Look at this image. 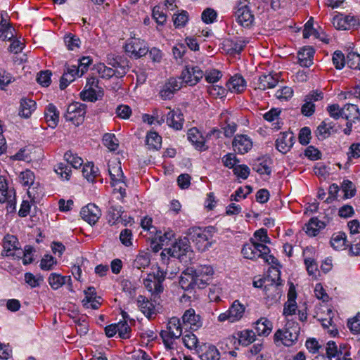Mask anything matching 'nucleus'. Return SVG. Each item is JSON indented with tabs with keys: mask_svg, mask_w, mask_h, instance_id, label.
I'll use <instances>...</instances> for the list:
<instances>
[{
	"mask_svg": "<svg viewBox=\"0 0 360 360\" xmlns=\"http://www.w3.org/2000/svg\"><path fill=\"white\" fill-rule=\"evenodd\" d=\"M326 354L330 359L332 357H338L340 360V356H349V350L343 352L342 350L338 349V346L334 341H329L326 346Z\"/></svg>",
	"mask_w": 360,
	"mask_h": 360,
	"instance_id": "nucleus-38",
	"label": "nucleus"
},
{
	"mask_svg": "<svg viewBox=\"0 0 360 360\" xmlns=\"http://www.w3.org/2000/svg\"><path fill=\"white\" fill-rule=\"evenodd\" d=\"M327 111L330 116L335 120L343 117L344 108H340L338 104H331L327 107Z\"/></svg>",
	"mask_w": 360,
	"mask_h": 360,
	"instance_id": "nucleus-57",
	"label": "nucleus"
},
{
	"mask_svg": "<svg viewBox=\"0 0 360 360\" xmlns=\"http://www.w3.org/2000/svg\"><path fill=\"white\" fill-rule=\"evenodd\" d=\"M98 169L96 167L92 162H89L84 165L82 174L89 181L93 182L98 175Z\"/></svg>",
	"mask_w": 360,
	"mask_h": 360,
	"instance_id": "nucleus-42",
	"label": "nucleus"
},
{
	"mask_svg": "<svg viewBox=\"0 0 360 360\" xmlns=\"http://www.w3.org/2000/svg\"><path fill=\"white\" fill-rule=\"evenodd\" d=\"M108 172L111 179V184L116 186L124 184V176L120 162H111L108 164Z\"/></svg>",
	"mask_w": 360,
	"mask_h": 360,
	"instance_id": "nucleus-16",
	"label": "nucleus"
},
{
	"mask_svg": "<svg viewBox=\"0 0 360 360\" xmlns=\"http://www.w3.org/2000/svg\"><path fill=\"white\" fill-rule=\"evenodd\" d=\"M44 115L49 127L53 128L57 125L59 120V112L53 104L50 103L47 105Z\"/></svg>",
	"mask_w": 360,
	"mask_h": 360,
	"instance_id": "nucleus-31",
	"label": "nucleus"
},
{
	"mask_svg": "<svg viewBox=\"0 0 360 360\" xmlns=\"http://www.w3.org/2000/svg\"><path fill=\"white\" fill-rule=\"evenodd\" d=\"M108 64L112 67L116 73V77H122L129 69L128 60L121 56H109L108 57Z\"/></svg>",
	"mask_w": 360,
	"mask_h": 360,
	"instance_id": "nucleus-13",
	"label": "nucleus"
},
{
	"mask_svg": "<svg viewBox=\"0 0 360 360\" xmlns=\"http://www.w3.org/2000/svg\"><path fill=\"white\" fill-rule=\"evenodd\" d=\"M188 139L200 150H205L207 148L205 145V139L199 130L193 127L187 132Z\"/></svg>",
	"mask_w": 360,
	"mask_h": 360,
	"instance_id": "nucleus-22",
	"label": "nucleus"
},
{
	"mask_svg": "<svg viewBox=\"0 0 360 360\" xmlns=\"http://www.w3.org/2000/svg\"><path fill=\"white\" fill-rule=\"evenodd\" d=\"M242 254L244 257L249 259H256L257 258V246L256 243L250 242L243 245L242 248Z\"/></svg>",
	"mask_w": 360,
	"mask_h": 360,
	"instance_id": "nucleus-43",
	"label": "nucleus"
},
{
	"mask_svg": "<svg viewBox=\"0 0 360 360\" xmlns=\"http://www.w3.org/2000/svg\"><path fill=\"white\" fill-rule=\"evenodd\" d=\"M182 340L184 345L187 348L191 349L197 347L198 341L196 335H194L193 333H190L185 335L183 337Z\"/></svg>",
	"mask_w": 360,
	"mask_h": 360,
	"instance_id": "nucleus-58",
	"label": "nucleus"
},
{
	"mask_svg": "<svg viewBox=\"0 0 360 360\" xmlns=\"http://www.w3.org/2000/svg\"><path fill=\"white\" fill-rule=\"evenodd\" d=\"M193 275L188 274L187 268L180 277L179 285L185 290L193 289Z\"/></svg>",
	"mask_w": 360,
	"mask_h": 360,
	"instance_id": "nucleus-45",
	"label": "nucleus"
},
{
	"mask_svg": "<svg viewBox=\"0 0 360 360\" xmlns=\"http://www.w3.org/2000/svg\"><path fill=\"white\" fill-rule=\"evenodd\" d=\"M103 143L110 150L115 151L118 148V141L112 134H105L103 137Z\"/></svg>",
	"mask_w": 360,
	"mask_h": 360,
	"instance_id": "nucleus-47",
	"label": "nucleus"
},
{
	"mask_svg": "<svg viewBox=\"0 0 360 360\" xmlns=\"http://www.w3.org/2000/svg\"><path fill=\"white\" fill-rule=\"evenodd\" d=\"M297 293L295 287L291 285L288 292V301L285 303L283 314L286 317L295 314L297 306L296 303Z\"/></svg>",
	"mask_w": 360,
	"mask_h": 360,
	"instance_id": "nucleus-20",
	"label": "nucleus"
},
{
	"mask_svg": "<svg viewBox=\"0 0 360 360\" xmlns=\"http://www.w3.org/2000/svg\"><path fill=\"white\" fill-rule=\"evenodd\" d=\"M232 145L236 152L245 154L252 148V142L247 135L238 134L234 137Z\"/></svg>",
	"mask_w": 360,
	"mask_h": 360,
	"instance_id": "nucleus-15",
	"label": "nucleus"
},
{
	"mask_svg": "<svg viewBox=\"0 0 360 360\" xmlns=\"http://www.w3.org/2000/svg\"><path fill=\"white\" fill-rule=\"evenodd\" d=\"M64 41L69 50H74L76 48H79L80 45L79 38L71 33H69L65 36Z\"/></svg>",
	"mask_w": 360,
	"mask_h": 360,
	"instance_id": "nucleus-49",
	"label": "nucleus"
},
{
	"mask_svg": "<svg viewBox=\"0 0 360 360\" xmlns=\"http://www.w3.org/2000/svg\"><path fill=\"white\" fill-rule=\"evenodd\" d=\"M226 86L231 92L240 94L245 90L246 82L242 76L236 75L226 82Z\"/></svg>",
	"mask_w": 360,
	"mask_h": 360,
	"instance_id": "nucleus-23",
	"label": "nucleus"
},
{
	"mask_svg": "<svg viewBox=\"0 0 360 360\" xmlns=\"http://www.w3.org/2000/svg\"><path fill=\"white\" fill-rule=\"evenodd\" d=\"M245 310V306L238 300H235L229 310L219 315L218 321L220 322L229 321L231 323L239 321L243 316Z\"/></svg>",
	"mask_w": 360,
	"mask_h": 360,
	"instance_id": "nucleus-7",
	"label": "nucleus"
},
{
	"mask_svg": "<svg viewBox=\"0 0 360 360\" xmlns=\"http://www.w3.org/2000/svg\"><path fill=\"white\" fill-rule=\"evenodd\" d=\"M36 108V103L32 99L22 98L19 109V115L20 117L28 118Z\"/></svg>",
	"mask_w": 360,
	"mask_h": 360,
	"instance_id": "nucleus-30",
	"label": "nucleus"
},
{
	"mask_svg": "<svg viewBox=\"0 0 360 360\" xmlns=\"http://www.w3.org/2000/svg\"><path fill=\"white\" fill-rule=\"evenodd\" d=\"M278 77L277 74L262 75L258 78L256 88L260 90L274 88L278 82Z\"/></svg>",
	"mask_w": 360,
	"mask_h": 360,
	"instance_id": "nucleus-21",
	"label": "nucleus"
},
{
	"mask_svg": "<svg viewBox=\"0 0 360 360\" xmlns=\"http://www.w3.org/2000/svg\"><path fill=\"white\" fill-rule=\"evenodd\" d=\"M125 51L135 58H139L148 52V47L144 40L133 38L125 45Z\"/></svg>",
	"mask_w": 360,
	"mask_h": 360,
	"instance_id": "nucleus-10",
	"label": "nucleus"
},
{
	"mask_svg": "<svg viewBox=\"0 0 360 360\" xmlns=\"http://www.w3.org/2000/svg\"><path fill=\"white\" fill-rule=\"evenodd\" d=\"M184 326L192 330H197L202 326V319L199 314H196L193 309L190 308L182 316Z\"/></svg>",
	"mask_w": 360,
	"mask_h": 360,
	"instance_id": "nucleus-12",
	"label": "nucleus"
},
{
	"mask_svg": "<svg viewBox=\"0 0 360 360\" xmlns=\"http://www.w3.org/2000/svg\"><path fill=\"white\" fill-rule=\"evenodd\" d=\"M55 172L63 179H69L71 173L70 167L65 163H59L55 168Z\"/></svg>",
	"mask_w": 360,
	"mask_h": 360,
	"instance_id": "nucleus-55",
	"label": "nucleus"
},
{
	"mask_svg": "<svg viewBox=\"0 0 360 360\" xmlns=\"http://www.w3.org/2000/svg\"><path fill=\"white\" fill-rule=\"evenodd\" d=\"M293 95V90L290 86H283L278 89L275 94L276 97L281 101H287Z\"/></svg>",
	"mask_w": 360,
	"mask_h": 360,
	"instance_id": "nucleus-52",
	"label": "nucleus"
},
{
	"mask_svg": "<svg viewBox=\"0 0 360 360\" xmlns=\"http://www.w3.org/2000/svg\"><path fill=\"white\" fill-rule=\"evenodd\" d=\"M333 62L335 67L337 69H342L345 63H347V60H345L344 54L340 51H336L334 52L333 56Z\"/></svg>",
	"mask_w": 360,
	"mask_h": 360,
	"instance_id": "nucleus-61",
	"label": "nucleus"
},
{
	"mask_svg": "<svg viewBox=\"0 0 360 360\" xmlns=\"http://www.w3.org/2000/svg\"><path fill=\"white\" fill-rule=\"evenodd\" d=\"M204 77V72L198 66L186 65L181 77L185 84L194 86Z\"/></svg>",
	"mask_w": 360,
	"mask_h": 360,
	"instance_id": "nucleus-8",
	"label": "nucleus"
},
{
	"mask_svg": "<svg viewBox=\"0 0 360 360\" xmlns=\"http://www.w3.org/2000/svg\"><path fill=\"white\" fill-rule=\"evenodd\" d=\"M98 71L103 78L109 79L113 76L116 77V73L112 66L107 67L104 64H100L98 66Z\"/></svg>",
	"mask_w": 360,
	"mask_h": 360,
	"instance_id": "nucleus-63",
	"label": "nucleus"
},
{
	"mask_svg": "<svg viewBox=\"0 0 360 360\" xmlns=\"http://www.w3.org/2000/svg\"><path fill=\"white\" fill-rule=\"evenodd\" d=\"M235 16L237 22L244 27L251 26L255 20L249 6L243 2H240L236 6Z\"/></svg>",
	"mask_w": 360,
	"mask_h": 360,
	"instance_id": "nucleus-9",
	"label": "nucleus"
},
{
	"mask_svg": "<svg viewBox=\"0 0 360 360\" xmlns=\"http://www.w3.org/2000/svg\"><path fill=\"white\" fill-rule=\"evenodd\" d=\"M143 285L154 297L163 291L162 284L160 283V281H156L153 275L148 274L147 277L143 279Z\"/></svg>",
	"mask_w": 360,
	"mask_h": 360,
	"instance_id": "nucleus-25",
	"label": "nucleus"
},
{
	"mask_svg": "<svg viewBox=\"0 0 360 360\" xmlns=\"http://www.w3.org/2000/svg\"><path fill=\"white\" fill-rule=\"evenodd\" d=\"M273 328V324L266 317H262L255 323V330L259 336H267L270 334Z\"/></svg>",
	"mask_w": 360,
	"mask_h": 360,
	"instance_id": "nucleus-26",
	"label": "nucleus"
},
{
	"mask_svg": "<svg viewBox=\"0 0 360 360\" xmlns=\"http://www.w3.org/2000/svg\"><path fill=\"white\" fill-rule=\"evenodd\" d=\"M343 118L347 120H360V112L359 108L356 105L347 104L344 107Z\"/></svg>",
	"mask_w": 360,
	"mask_h": 360,
	"instance_id": "nucleus-36",
	"label": "nucleus"
},
{
	"mask_svg": "<svg viewBox=\"0 0 360 360\" xmlns=\"http://www.w3.org/2000/svg\"><path fill=\"white\" fill-rule=\"evenodd\" d=\"M64 158L67 162L75 169L80 167L83 165V160L80 157L73 155L71 151L66 152Z\"/></svg>",
	"mask_w": 360,
	"mask_h": 360,
	"instance_id": "nucleus-48",
	"label": "nucleus"
},
{
	"mask_svg": "<svg viewBox=\"0 0 360 360\" xmlns=\"http://www.w3.org/2000/svg\"><path fill=\"white\" fill-rule=\"evenodd\" d=\"M20 181L23 186H29L34 183V173L30 170H26L22 172L20 174Z\"/></svg>",
	"mask_w": 360,
	"mask_h": 360,
	"instance_id": "nucleus-62",
	"label": "nucleus"
},
{
	"mask_svg": "<svg viewBox=\"0 0 360 360\" xmlns=\"http://www.w3.org/2000/svg\"><path fill=\"white\" fill-rule=\"evenodd\" d=\"M137 304L141 312L148 319L155 314V306L143 295H139Z\"/></svg>",
	"mask_w": 360,
	"mask_h": 360,
	"instance_id": "nucleus-27",
	"label": "nucleus"
},
{
	"mask_svg": "<svg viewBox=\"0 0 360 360\" xmlns=\"http://www.w3.org/2000/svg\"><path fill=\"white\" fill-rule=\"evenodd\" d=\"M347 326L350 330L354 333H360V315L357 314L353 319H349Z\"/></svg>",
	"mask_w": 360,
	"mask_h": 360,
	"instance_id": "nucleus-64",
	"label": "nucleus"
},
{
	"mask_svg": "<svg viewBox=\"0 0 360 360\" xmlns=\"http://www.w3.org/2000/svg\"><path fill=\"white\" fill-rule=\"evenodd\" d=\"M333 25L338 30H350L358 23V20L350 15H337L333 19Z\"/></svg>",
	"mask_w": 360,
	"mask_h": 360,
	"instance_id": "nucleus-17",
	"label": "nucleus"
},
{
	"mask_svg": "<svg viewBox=\"0 0 360 360\" xmlns=\"http://www.w3.org/2000/svg\"><path fill=\"white\" fill-rule=\"evenodd\" d=\"M256 333L252 330H244L238 333L239 342L243 345H249L255 340Z\"/></svg>",
	"mask_w": 360,
	"mask_h": 360,
	"instance_id": "nucleus-41",
	"label": "nucleus"
},
{
	"mask_svg": "<svg viewBox=\"0 0 360 360\" xmlns=\"http://www.w3.org/2000/svg\"><path fill=\"white\" fill-rule=\"evenodd\" d=\"M187 236L188 240H191L201 252H204L210 246V239L211 238L210 232L200 227H192L188 230Z\"/></svg>",
	"mask_w": 360,
	"mask_h": 360,
	"instance_id": "nucleus-5",
	"label": "nucleus"
},
{
	"mask_svg": "<svg viewBox=\"0 0 360 360\" xmlns=\"http://www.w3.org/2000/svg\"><path fill=\"white\" fill-rule=\"evenodd\" d=\"M18 240L15 236L6 235L3 240V248L6 255L17 259L21 258L22 250L18 247Z\"/></svg>",
	"mask_w": 360,
	"mask_h": 360,
	"instance_id": "nucleus-11",
	"label": "nucleus"
},
{
	"mask_svg": "<svg viewBox=\"0 0 360 360\" xmlns=\"http://www.w3.org/2000/svg\"><path fill=\"white\" fill-rule=\"evenodd\" d=\"M314 50L311 46H305L297 53L299 64L302 67H309L312 64Z\"/></svg>",
	"mask_w": 360,
	"mask_h": 360,
	"instance_id": "nucleus-24",
	"label": "nucleus"
},
{
	"mask_svg": "<svg viewBox=\"0 0 360 360\" xmlns=\"http://www.w3.org/2000/svg\"><path fill=\"white\" fill-rule=\"evenodd\" d=\"M271 163L270 158H259L253 164L252 169L259 174L270 175L271 173Z\"/></svg>",
	"mask_w": 360,
	"mask_h": 360,
	"instance_id": "nucleus-32",
	"label": "nucleus"
},
{
	"mask_svg": "<svg viewBox=\"0 0 360 360\" xmlns=\"http://www.w3.org/2000/svg\"><path fill=\"white\" fill-rule=\"evenodd\" d=\"M331 246L335 250H343L346 247H349L350 243L347 240L345 233L340 231L333 234L330 239Z\"/></svg>",
	"mask_w": 360,
	"mask_h": 360,
	"instance_id": "nucleus-28",
	"label": "nucleus"
},
{
	"mask_svg": "<svg viewBox=\"0 0 360 360\" xmlns=\"http://www.w3.org/2000/svg\"><path fill=\"white\" fill-rule=\"evenodd\" d=\"M149 148L158 150L161 147L162 137L155 131L148 133L146 140Z\"/></svg>",
	"mask_w": 360,
	"mask_h": 360,
	"instance_id": "nucleus-39",
	"label": "nucleus"
},
{
	"mask_svg": "<svg viewBox=\"0 0 360 360\" xmlns=\"http://www.w3.org/2000/svg\"><path fill=\"white\" fill-rule=\"evenodd\" d=\"M335 124L328 120H325L318 126L315 131L316 136L319 139H325L328 138L333 131Z\"/></svg>",
	"mask_w": 360,
	"mask_h": 360,
	"instance_id": "nucleus-29",
	"label": "nucleus"
},
{
	"mask_svg": "<svg viewBox=\"0 0 360 360\" xmlns=\"http://www.w3.org/2000/svg\"><path fill=\"white\" fill-rule=\"evenodd\" d=\"M347 64L352 69L360 70V55L354 52H349L347 56Z\"/></svg>",
	"mask_w": 360,
	"mask_h": 360,
	"instance_id": "nucleus-50",
	"label": "nucleus"
},
{
	"mask_svg": "<svg viewBox=\"0 0 360 360\" xmlns=\"http://www.w3.org/2000/svg\"><path fill=\"white\" fill-rule=\"evenodd\" d=\"M201 360H219L220 352L214 345H209L205 347L199 355Z\"/></svg>",
	"mask_w": 360,
	"mask_h": 360,
	"instance_id": "nucleus-37",
	"label": "nucleus"
},
{
	"mask_svg": "<svg viewBox=\"0 0 360 360\" xmlns=\"http://www.w3.org/2000/svg\"><path fill=\"white\" fill-rule=\"evenodd\" d=\"M123 212L121 205H113L110 202L107 214L108 223L112 225L119 223Z\"/></svg>",
	"mask_w": 360,
	"mask_h": 360,
	"instance_id": "nucleus-33",
	"label": "nucleus"
},
{
	"mask_svg": "<svg viewBox=\"0 0 360 360\" xmlns=\"http://www.w3.org/2000/svg\"><path fill=\"white\" fill-rule=\"evenodd\" d=\"M153 18L158 24L163 25L167 20V15L160 6H155L153 9Z\"/></svg>",
	"mask_w": 360,
	"mask_h": 360,
	"instance_id": "nucleus-56",
	"label": "nucleus"
},
{
	"mask_svg": "<svg viewBox=\"0 0 360 360\" xmlns=\"http://www.w3.org/2000/svg\"><path fill=\"white\" fill-rule=\"evenodd\" d=\"M117 327L119 336L121 338L127 339L129 338V333L131 331V329L127 321L119 322L118 323H117Z\"/></svg>",
	"mask_w": 360,
	"mask_h": 360,
	"instance_id": "nucleus-54",
	"label": "nucleus"
},
{
	"mask_svg": "<svg viewBox=\"0 0 360 360\" xmlns=\"http://www.w3.org/2000/svg\"><path fill=\"white\" fill-rule=\"evenodd\" d=\"M217 12L210 8H207L202 13V20L206 24L212 23L217 18Z\"/></svg>",
	"mask_w": 360,
	"mask_h": 360,
	"instance_id": "nucleus-60",
	"label": "nucleus"
},
{
	"mask_svg": "<svg viewBox=\"0 0 360 360\" xmlns=\"http://www.w3.org/2000/svg\"><path fill=\"white\" fill-rule=\"evenodd\" d=\"M86 108L85 104L79 102L72 103L68 106L64 117L66 121H70L75 126H79L84 120Z\"/></svg>",
	"mask_w": 360,
	"mask_h": 360,
	"instance_id": "nucleus-6",
	"label": "nucleus"
},
{
	"mask_svg": "<svg viewBox=\"0 0 360 360\" xmlns=\"http://www.w3.org/2000/svg\"><path fill=\"white\" fill-rule=\"evenodd\" d=\"M167 255L179 259L181 262L188 263L191 262L193 253L191 249L188 239L186 238L180 239L174 243L172 247L164 249L161 253L162 257Z\"/></svg>",
	"mask_w": 360,
	"mask_h": 360,
	"instance_id": "nucleus-3",
	"label": "nucleus"
},
{
	"mask_svg": "<svg viewBox=\"0 0 360 360\" xmlns=\"http://www.w3.org/2000/svg\"><path fill=\"white\" fill-rule=\"evenodd\" d=\"M326 224L317 218H311L305 225V232L309 236H316L321 229H324Z\"/></svg>",
	"mask_w": 360,
	"mask_h": 360,
	"instance_id": "nucleus-34",
	"label": "nucleus"
},
{
	"mask_svg": "<svg viewBox=\"0 0 360 360\" xmlns=\"http://www.w3.org/2000/svg\"><path fill=\"white\" fill-rule=\"evenodd\" d=\"M273 275H268L266 285L264 288L265 299L271 304L278 302L283 293V283L281 278V271L278 269H274Z\"/></svg>",
	"mask_w": 360,
	"mask_h": 360,
	"instance_id": "nucleus-2",
	"label": "nucleus"
},
{
	"mask_svg": "<svg viewBox=\"0 0 360 360\" xmlns=\"http://www.w3.org/2000/svg\"><path fill=\"white\" fill-rule=\"evenodd\" d=\"M166 122L175 130H180L184 122V115L179 109L172 110L167 115Z\"/></svg>",
	"mask_w": 360,
	"mask_h": 360,
	"instance_id": "nucleus-18",
	"label": "nucleus"
},
{
	"mask_svg": "<svg viewBox=\"0 0 360 360\" xmlns=\"http://www.w3.org/2000/svg\"><path fill=\"white\" fill-rule=\"evenodd\" d=\"M15 195L12 188H6L0 191V202H7L10 207H15Z\"/></svg>",
	"mask_w": 360,
	"mask_h": 360,
	"instance_id": "nucleus-40",
	"label": "nucleus"
},
{
	"mask_svg": "<svg viewBox=\"0 0 360 360\" xmlns=\"http://www.w3.org/2000/svg\"><path fill=\"white\" fill-rule=\"evenodd\" d=\"M56 263L57 261L53 257L49 255H46L41 260L40 268L44 271H50L53 268Z\"/></svg>",
	"mask_w": 360,
	"mask_h": 360,
	"instance_id": "nucleus-51",
	"label": "nucleus"
},
{
	"mask_svg": "<svg viewBox=\"0 0 360 360\" xmlns=\"http://www.w3.org/2000/svg\"><path fill=\"white\" fill-rule=\"evenodd\" d=\"M213 269L210 266L203 265L199 266L194 269L193 267L188 268V274L193 275V276H198L201 278H210L213 274Z\"/></svg>",
	"mask_w": 360,
	"mask_h": 360,
	"instance_id": "nucleus-35",
	"label": "nucleus"
},
{
	"mask_svg": "<svg viewBox=\"0 0 360 360\" xmlns=\"http://www.w3.org/2000/svg\"><path fill=\"white\" fill-rule=\"evenodd\" d=\"M182 335V327L180 319L177 317H172L169 319L167 330H162L160 336L167 349H172L174 340L177 339Z\"/></svg>",
	"mask_w": 360,
	"mask_h": 360,
	"instance_id": "nucleus-4",
	"label": "nucleus"
},
{
	"mask_svg": "<svg viewBox=\"0 0 360 360\" xmlns=\"http://www.w3.org/2000/svg\"><path fill=\"white\" fill-rule=\"evenodd\" d=\"M293 139L292 133H281L276 140V149L282 153H286L293 145Z\"/></svg>",
	"mask_w": 360,
	"mask_h": 360,
	"instance_id": "nucleus-19",
	"label": "nucleus"
},
{
	"mask_svg": "<svg viewBox=\"0 0 360 360\" xmlns=\"http://www.w3.org/2000/svg\"><path fill=\"white\" fill-rule=\"evenodd\" d=\"M82 218L89 224H95L101 216V211L95 204H88L82 208L80 212Z\"/></svg>",
	"mask_w": 360,
	"mask_h": 360,
	"instance_id": "nucleus-14",
	"label": "nucleus"
},
{
	"mask_svg": "<svg viewBox=\"0 0 360 360\" xmlns=\"http://www.w3.org/2000/svg\"><path fill=\"white\" fill-rule=\"evenodd\" d=\"M342 188L345 193V198H349L354 196L356 190L353 183L349 180H344L342 184Z\"/></svg>",
	"mask_w": 360,
	"mask_h": 360,
	"instance_id": "nucleus-59",
	"label": "nucleus"
},
{
	"mask_svg": "<svg viewBox=\"0 0 360 360\" xmlns=\"http://www.w3.org/2000/svg\"><path fill=\"white\" fill-rule=\"evenodd\" d=\"M150 263V257L147 253L139 254L133 262V267L137 269H146Z\"/></svg>",
	"mask_w": 360,
	"mask_h": 360,
	"instance_id": "nucleus-44",
	"label": "nucleus"
},
{
	"mask_svg": "<svg viewBox=\"0 0 360 360\" xmlns=\"http://www.w3.org/2000/svg\"><path fill=\"white\" fill-rule=\"evenodd\" d=\"M65 277L56 273H52L48 278V281L53 290H58L64 285Z\"/></svg>",
	"mask_w": 360,
	"mask_h": 360,
	"instance_id": "nucleus-46",
	"label": "nucleus"
},
{
	"mask_svg": "<svg viewBox=\"0 0 360 360\" xmlns=\"http://www.w3.org/2000/svg\"><path fill=\"white\" fill-rule=\"evenodd\" d=\"M300 331L299 323L288 319L285 326L274 333V342L276 345L281 343L287 347L292 346L297 341Z\"/></svg>",
	"mask_w": 360,
	"mask_h": 360,
	"instance_id": "nucleus-1",
	"label": "nucleus"
},
{
	"mask_svg": "<svg viewBox=\"0 0 360 360\" xmlns=\"http://www.w3.org/2000/svg\"><path fill=\"white\" fill-rule=\"evenodd\" d=\"M204 76L205 80L208 83L213 84L217 82L222 77V74L220 71L216 69H212L210 70H206L205 72H204Z\"/></svg>",
	"mask_w": 360,
	"mask_h": 360,
	"instance_id": "nucleus-53",
	"label": "nucleus"
}]
</instances>
